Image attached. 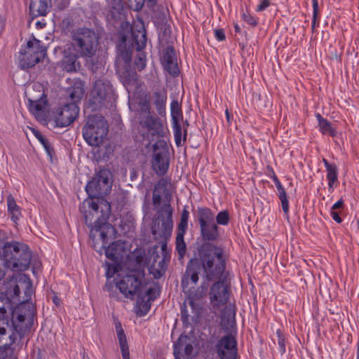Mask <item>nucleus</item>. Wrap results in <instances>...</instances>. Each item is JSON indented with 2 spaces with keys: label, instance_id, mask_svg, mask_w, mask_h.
<instances>
[{
  "label": "nucleus",
  "instance_id": "obj_5",
  "mask_svg": "<svg viewBox=\"0 0 359 359\" xmlns=\"http://www.w3.org/2000/svg\"><path fill=\"white\" fill-rule=\"evenodd\" d=\"M4 267L13 271H25L30 264L32 253L22 243L7 242L3 246Z\"/></svg>",
  "mask_w": 359,
  "mask_h": 359
},
{
  "label": "nucleus",
  "instance_id": "obj_64",
  "mask_svg": "<svg viewBox=\"0 0 359 359\" xmlns=\"http://www.w3.org/2000/svg\"><path fill=\"white\" fill-rule=\"evenodd\" d=\"M136 261H137V264L139 265V268H140V262L139 261V259H138V258H137V259H136Z\"/></svg>",
  "mask_w": 359,
  "mask_h": 359
},
{
  "label": "nucleus",
  "instance_id": "obj_43",
  "mask_svg": "<svg viewBox=\"0 0 359 359\" xmlns=\"http://www.w3.org/2000/svg\"><path fill=\"white\" fill-rule=\"evenodd\" d=\"M276 335L278 337V344L279 346V351L281 354H283L285 352V338L280 331V330H278L276 331Z\"/></svg>",
  "mask_w": 359,
  "mask_h": 359
},
{
  "label": "nucleus",
  "instance_id": "obj_23",
  "mask_svg": "<svg viewBox=\"0 0 359 359\" xmlns=\"http://www.w3.org/2000/svg\"><path fill=\"white\" fill-rule=\"evenodd\" d=\"M21 290L24 292L22 301H28L31 298L33 290L30 279L25 274L20 275L17 284L13 287L14 295L20 297Z\"/></svg>",
  "mask_w": 359,
  "mask_h": 359
},
{
  "label": "nucleus",
  "instance_id": "obj_57",
  "mask_svg": "<svg viewBox=\"0 0 359 359\" xmlns=\"http://www.w3.org/2000/svg\"><path fill=\"white\" fill-rule=\"evenodd\" d=\"M5 236H6L5 233L2 231H0V247L1 246V245L4 243Z\"/></svg>",
  "mask_w": 359,
  "mask_h": 359
},
{
  "label": "nucleus",
  "instance_id": "obj_6",
  "mask_svg": "<svg viewBox=\"0 0 359 359\" xmlns=\"http://www.w3.org/2000/svg\"><path fill=\"white\" fill-rule=\"evenodd\" d=\"M72 46L80 57H92L95 55L98 46L95 32L88 28H78L72 32Z\"/></svg>",
  "mask_w": 359,
  "mask_h": 359
},
{
  "label": "nucleus",
  "instance_id": "obj_49",
  "mask_svg": "<svg viewBox=\"0 0 359 359\" xmlns=\"http://www.w3.org/2000/svg\"><path fill=\"white\" fill-rule=\"evenodd\" d=\"M105 151L103 154V158H109L114 152V147L108 144L104 147Z\"/></svg>",
  "mask_w": 359,
  "mask_h": 359
},
{
  "label": "nucleus",
  "instance_id": "obj_47",
  "mask_svg": "<svg viewBox=\"0 0 359 359\" xmlns=\"http://www.w3.org/2000/svg\"><path fill=\"white\" fill-rule=\"evenodd\" d=\"M113 9L118 10L122 8V0H107Z\"/></svg>",
  "mask_w": 359,
  "mask_h": 359
},
{
  "label": "nucleus",
  "instance_id": "obj_18",
  "mask_svg": "<svg viewBox=\"0 0 359 359\" xmlns=\"http://www.w3.org/2000/svg\"><path fill=\"white\" fill-rule=\"evenodd\" d=\"M132 40L135 42L136 50L139 52L135 60V67L138 71H142L146 67V55L141 50L146 46L147 36L145 31H138L132 34Z\"/></svg>",
  "mask_w": 359,
  "mask_h": 359
},
{
  "label": "nucleus",
  "instance_id": "obj_30",
  "mask_svg": "<svg viewBox=\"0 0 359 359\" xmlns=\"http://www.w3.org/2000/svg\"><path fill=\"white\" fill-rule=\"evenodd\" d=\"M8 212L11 220L17 224L22 216L20 208L17 205L14 197L9 194L6 198Z\"/></svg>",
  "mask_w": 359,
  "mask_h": 359
},
{
  "label": "nucleus",
  "instance_id": "obj_1",
  "mask_svg": "<svg viewBox=\"0 0 359 359\" xmlns=\"http://www.w3.org/2000/svg\"><path fill=\"white\" fill-rule=\"evenodd\" d=\"M201 265L207 281L219 279L225 269L223 249L210 243H205L199 251V260L191 259L188 264L182 280V286L184 292L189 297L187 302L192 309H194V299L204 297L209 287L208 283L203 282L199 287H195L198 280Z\"/></svg>",
  "mask_w": 359,
  "mask_h": 359
},
{
  "label": "nucleus",
  "instance_id": "obj_11",
  "mask_svg": "<svg viewBox=\"0 0 359 359\" xmlns=\"http://www.w3.org/2000/svg\"><path fill=\"white\" fill-rule=\"evenodd\" d=\"M111 172L107 169H101L86 186V191L90 198H100L111 190Z\"/></svg>",
  "mask_w": 359,
  "mask_h": 359
},
{
  "label": "nucleus",
  "instance_id": "obj_37",
  "mask_svg": "<svg viewBox=\"0 0 359 359\" xmlns=\"http://www.w3.org/2000/svg\"><path fill=\"white\" fill-rule=\"evenodd\" d=\"M121 264H122V262H114V263H111V264L106 263L105 266H106V270H107V271H106L107 278H111L116 273H118L119 271V270H121L122 268Z\"/></svg>",
  "mask_w": 359,
  "mask_h": 359
},
{
  "label": "nucleus",
  "instance_id": "obj_29",
  "mask_svg": "<svg viewBox=\"0 0 359 359\" xmlns=\"http://www.w3.org/2000/svg\"><path fill=\"white\" fill-rule=\"evenodd\" d=\"M167 100V93L165 90L155 91L151 97V102L155 106L158 112H163L165 109Z\"/></svg>",
  "mask_w": 359,
  "mask_h": 359
},
{
  "label": "nucleus",
  "instance_id": "obj_59",
  "mask_svg": "<svg viewBox=\"0 0 359 359\" xmlns=\"http://www.w3.org/2000/svg\"><path fill=\"white\" fill-rule=\"evenodd\" d=\"M25 319V316L23 314H19L18 316V320L20 322H23Z\"/></svg>",
  "mask_w": 359,
  "mask_h": 359
},
{
  "label": "nucleus",
  "instance_id": "obj_53",
  "mask_svg": "<svg viewBox=\"0 0 359 359\" xmlns=\"http://www.w3.org/2000/svg\"><path fill=\"white\" fill-rule=\"evenodd\" d=\"M337 209V202L334 203L332 208H331V215L332 216V218L334 221L337 222V211L335 210Z\"/></svg>",
  "mask_w": 359,
  "mask_h": 359
},
{
  "label": "nucleus",
  "instance_id": "obj_20",
  "mask_svg": "<svg viewBox=\"0 0 359 359\" xmlns=\"http://www.w3.org/2000/svg\"><path fill=\"white\" fill-rule=\"evenodd\" d=\"M170 181L166 178H161L154 186L153 191V204L157 208L160 205L162 199L169 202L172 195L170 191Z\"/></svg>",
  "mask_w": 359,
  "mask_h": 359
},
{
  "label": "nucleus",
  "instance_id": "obj_61",
  "mask_svg": "<svg viewBox=\"0 0 359 359\" xmlns=\"http://www.w3.org/2000/svg\"><path fill=\"white\" fill-rule=\"evenodd\" d=\"M228 122H230L231 118H233V114H225Z\"/></svg>",
  "mask_w": 359,
  "mask_h": 359
},
{
  "label": "nucleus",
  "instance_id": "obj_14",
  "mask_svg": "<svg viewBox=\"0 0 359 359\" xmlns=\"http://www.w3.org/2000/svg\"><path fill=\"white\" fill-rule=\"evenodd\" d=\"M70 101H67L60 107V112H79L78 104L84 95V84L80 79H75L71 87L67 88Z\"/></svg>",
  "mask_w": 359,
  "mask_h": 359
},
{
  "label": "nucleus",
  "instance_id": "obj_10",
  "mask_svg": "<svg viewBox=\"0 0 359 359\" xmlns=\"http://www.w3.org/2000/svg\"><path fill=\"white\" fill-rule=\"evenodd\" d=\"M198 219L201 238L204 241H215L219 238V227L215 223V214L208 208H198Z\"/></svg>",
  "mask_w": 359,
  "mask_h": 359
},
{
  "label": "nucleus",
  "instance_id": "obj_63",
  "mask_svg": "<svg viewBox=\"0 0 359 359\" xmlns=\"http://www.w3.org/2000/svg\"><path fill=\"white\" fill-rule=\"evenodd\" d=\"M234 27L236 32H240V27H238V25H235Z\"/></svg>",
  "mask_w": 359,
  "mask_h": 359
},
{
  "label": "nucleus",
  "instance_id": "obj_25",
  "mask_svg": "<svg viewBox=\"0 0 359 359\" xmlns=\"http://www.w3.org/2000/svg\"><path fill=\"white\" fill-rule=\"evenodd\" d=\"M193 351L191 339L187 335L182 334L174 344L173 354L175 359H180L182 353L186 355H190Z\"/></svg>",
  "mask_w": 359,
  "mask_h": 359
},
{
  "label": "nucleus",
  "instance_id": "obj_19",
  "mask_svg": "<svg viewBox=\"0 0 359 359\" xmlns=\"http://www.w3.org/2000/svg\"><path fill=\"white\" fill-rule=\"evenodd\" d=\"M229 290L224 282L217 281L211 287L210 292V302L214 307L226 304L229 299Z\"/></svg>",
  "mask_w": 359,
  "mask_h": 359
},
{
  "label": "nucleus",
  "instance_id": "obj_32",
  "mask_svg": "<svg viewBox=\"0 0 359 359\" xmlns=\"http://www.w3.org/2000/svg\"><path fill=\"white\" fill-rule=\"evenodd\" d=\"M274 182H275V184L277 188V190L278 191V197L281 201L283 210L285 214H287L289 210V204H288V201L287 198L286 193H285V189L283 187L282 184H280V181L278 180V178L276 177H274Z\"/></svg>",
  "mask_w": 359,
  "mask_h": 359
},
{
  "label": "nucleus",
  "instance_id": "obj_3",
  "mask_svg": "<svg viewBox=\"0 0 359 359\" xmlns=\"http://www.w3.org/2000/svg\"><path fill=\"white\" fill-rule=\"evenodd\" d=\"M140 115H142L140 114ZM140 128L143 137L148 140V144L155 142L153 145L152 168L158 175H164L169 167L168 148L163 137L168 130L161 119L151 116L150 114L140 116Z\"/></svg>",
  "mask_w": 359,
  "mask_h": 359
},
{
  "label": "nucleus",
  "instance_id": "obj_8",
  "mask_svg": "<svg viewBox=\"0 0 359 359\" xmlns=\"http://www.w3.org/2000/svg\"><path fill=\"white\" fill-rule=\"evenodd\" d=\"M108 133V124L101 114H90L83 128V136L93 147H99Z\"/></svg>",
  "mask_w": 359,
  "mask_h": 359
},
{
  "label": "nucleus",
  "instance_id": "obj_12",
  "mask_svg": "<svg viewBox=\"0 0 359 359\" xmlns=\"http://www.w3.org/2000/svg\"><path fill=\"white\" fill-rule=\"evenodd\" d=\"M31 112H45L49 109V104L41 83H34L29 86L25 90Z\"/></svg>",
  "mask_w": 359,
  "mask_h": 359
},
{
  "label": "nucleus",
  "instance_id": "obj_36",
  "mask_svg": "<svg viewBox=\"0 0 359 359\" xmlns=\"http://www.w3.org/2000/svg\"><path fill=\"white\" fill-rule=\"evenodd\" d=\"M8 311H12L11 302L8 297L0 292V314L4 317Z\"/></svg>",
  "mask_w": 359,
  "mask_h": 359
},
{
  "label": "nucleus",
  "instance_id": "obj_22",
  "mask_svg": "<svg viewBox=\"0 0 359 359\" xmlns=\"http://www.w3.org/2000/svg\"><path fill=\"white\" fill-rule=\"evenodd\" d=\"M112 93V86L107 79L101 78L95 81L92 94L97 102H101L102 100L110 98Z\"/></svg>",
  "mask_w": 359,
  "mask_h": 359
},
{
  "label": "nucleus",
  "instance_id": "obj_51",
  "mask_svg": "<svg viewBox=\"0 0 359 359\" xmlns=\"http://www.w3.org/2000/svg\"><path fill=\"white\" fill-rule=\"evenodd\" d=\"M243 20L245 22H247L248 24H250L251 25H257L256 20H255L252 16L244 13L243 15Z\"/></svg>",
  "mask_w": 359,
  "mask_h": 359
},
{
  "label": "nucleus",
  "instance_id": "obj_17",
  "mask_svg": "<svg viewBox=\"0 0 359 359\" xmlns=\"http://www.w3.org/2000/svg\"><path fill=\"white\" fill-rule=\"evenodd\" d=\"M161 244V250L163 254L165 253L166 250V241H158ZM157 249V246L154 248V251ZM149 262L151 263L149 266V272L152 273L155 278H161L166 269L165 262V255L163 257H160L158 254H156L155 252H153L152 255L150 257Z\"/></svg>",
  "mask_w": 359,
  "mask_h": 359
},
{
  "label": "nucleus",
  "instance_id": "obj_38",
  "mask_svg": "<svg viewBox=\"0 0 359 359\" xmlns=\"http://www.w3.org/2000/svg\"><path fill=\"white\" fill-rule=\"evenodd\" d=\"M317 118L319 122L320 131L324 134L334 136V130L331 128L330 123L327 120L323 119L320 114H318Z\"/></svg>",
  "mask_w": 359,
  "mask_h": 359
},
{
  "label": "nucleus",
  "instance_id": "obj_40",
  "mask_svg": "<svg viewBox=\"0 0 359 359\" xmlns=\"http://www.w3.org/2000/svg\"><path fill=\"white\" fill-rule=\"evenodd\" d=\"M215 219L217 222V225H223L226 226L229 222V214L227 210H223L219 212L217 216H215Z\"/></svg>",
  "mask_w": 359,
  "mask_h": 359
},
{
  "label": "nucleus",
  "instance_id": "obj_16",
  "mask_svg": "<svg viewBox=\"0 0 359 359\" xmlns=\"http://www.w3.org/2000/svg\"><path fill=\"white\" fill-rule=\"evenodd\" d=\"M237 343L231 335L222 337L217 345V352L220 359H236Z\"/></svg>",
  "mask_w": 359,
  "mask_h": 359
},
{
  "label": "nucleus",
  "instance_id": "obj_15",
  "mask_svg": "<svg viewBox=\"0 0 359 359\" xmlns=\"http://www.w3.org/2000/svg\"><path fill=\"white\" fill-rule=\"evenodd\" d=\"M114 235V233L112 235L109 234L107 238L105 240L107 243H104V245H102L101 240L94 241L97 243L100 241L102 247L105 250V255L108 259L113 262H123L125 258H128L130 249L126 243L121 241L113 242L107 247L106 245L108 243L109 238Z\"/></svg>",
  "mask_w": 359,
  "mask_h": 359
},
{
  "label": "nucleus",
  "instance_id": "obj_7",
  "mask_svg": "<svg viewBox=\"0 0 359 359\" xmlns=\"http://www.w3.org/2000/svg\"><path fill=\"white\" fill-rule=\"evenodd\" d=\"M127 41V36L122 35L121 41L118 46L119 53L115 63L117 73L126 86L135 84L137 78L135 71L130 68L133 50L130 47L126 48Z\"/></svg>",
  "mask_w": 359,
  "mask_h": 359
},
{
  "label": "nucleus",
  "instance_id": "obj_39",
  "mask_svg": "<svg viewBox=\"0 0 359 359\" xmlns=\"http://www.w3.org/2000/svg\"><path fill=\"white\" fill-rule=\"evenodd\" d=\"M119 226L124 234L133 232L135 228L134 220L132 218H129L126 221L122 220Z\"/></svg>",
  "mask_w": 359,
  "mask_h": 359
},
{
  "label": "nucleus",
  "instance_id": "obj_60",
  "mask_svg": "<svg viewBox=\"0 0 359 359\" xmlns=\"http://www.w3.org/2000/svg\"><path fill=\"white\" fill-rule=\"evenodd\" d=\"M6 328L0 327V336H3V335L6 334Z\"/></svg>",
  "mask_w": 359,
  "mask_h": 359
},
{
  "label": "nucleus",
  "instance_id": "obj_26",
  "mask_svg": "<svg viewBox=\"0 0 359 359\" xmlns=\"http://www.w3.org/2000/svg\"><path fill=\"white\" fill-rule=\"evenodd\" d=\"M53 119L48 123L50 128H63L69 126L76 118L79 114H52Z\"/></svg>",
  "mask_w": 359,
  "mask_h": 359
},
{
  "label": "nucleus",
  "instance_id": "obj_4",
  "mask_svg": "<svg viewBox=\"0 0 359 359\" xmlns=\"http://www.w3.org/2000/svg\"><path fill=\"white\" fill-rule=\"evenodd\" d=\"M80 210L90 229V238L93 241L101 240L104 245L109 234L115 233L114 226L107 222L111 213L110 204L104 199L89 197L83 201Z\"/></svg>",
  "mask_w": 359,
  "mask_h": 359
},
{
  "label": "nucleus",
  "instance_id": "obj_31",
  "mask_svg": "<svg viewBox=\"0 0 359 359\" xmlns=\"http://www.w3.org/2000/svg\"><path fill=\"white\" fill-rule=\"evenodd\" d=\"M323 162L327 171V178L328 180V189L329 191L333 192L334 189V184L337 178L335 167L334 165L330 164L325 158H323Z\"/></svg>",
  "mask_w": 359,
  "mask_h": 359
},
{
  "label": "nucleus",
  "instance_id": "obj_41",
  "mask_svg": "<svg viewBox=\"0 0 359 359\" xmlns=\"http://www.w3.org/2000/svg\"><path fill=\"white\" fill-rule=\"evenodd\" d=\"M35 118L41 124L46 126L50 128V125L48 123L53 119L52 114H34Z\"/></svg>",
  "mask_w": 359,
  "mask_h": 359
},
{
  "label": "nucleus",
  "instance_id": "obj_54",
  "mask_svg": "<svg viewBox=\"0 0 359 359\" xmlns=\"http://www.w3.org/2000/svg\"><path fill=\"white\" fill-rule=\"evenodd\" d=\"M33 134L36 137V138L40 142V140H43L44 137L43 135L37 130L32 129Z\"/></svg>",
  "mask_w": 359,
  "mask_h": 359
},
{
  "label": "nucleus",
  "instance_id": "obj_55",
  "mask_svg": "<svg viewBox=\"0 0 359 359\" xmlns=\"http://www.w3.org/2000/svg\"><path fill=\"white\" fill-rule=\"evenodd\" d=\"M33 134L36 137V138L40 142V140H43L44 137L43 135L37 130L32 129Z\"/></svg>",
  "mask_w": 359,
  "mask_h": 359
},
{
  "label": "nucleus",
  "instance_id": "obj_52",
  "mask_svg": "<svg viewBox=\"0 0 359 359\" xmlns=\"http://www.w3.org/2000/svg\"><path fill=\"white\" fill-rule=\"evenodd\" d=\"M343 208V201L339 199L338 200V224H340L342 222V219L340 217L341 209Z\"/></svg>",
  "mask_w": 359,
  "mask_h": 359
},
{
  "label": "nucleus",
  "instance_id": "obj_27",
  "mask_svg": "<svg viewBox=\"0 0 359 359\" xmlns=\"http://www.w3.org/2000/svg\"><path fill=\"white\" fill-rule=\"evenodd\" d=\"M50 0H32L29 4V11L33 17L46 15L49 7Z\"/></svg>",
  "mask_w": 359,
  "mask_h": 359
},
{
  "label": "nucleus",
  "instance_id": "obj_35",
  "mask_svg": "<svg viewBox=\"0 0 359 359\" xmlns=\"http://www.w3.org/2000/svg\"><path fill=\"white\" fill-rule=\"evenodd\" d=\"M189 217V212L187 210H183L180 223L177 226L178 233H185L188 228V220Z\"/></svg>",
  "mask_w": 359,
  "mask_h": 359
},
{
  "label": "nucleus",
  "instance_id": "obj_21",
  "mask_svg": "<svg viewBox=\"0 0 359 359\" xmlns=\"http://www.w3.org/2000/svg\"><path fill=\"white\" fill-rule=\"evenodd\" d=\"M172 117L173 133L175 144L181 147L187 138V127L189 126L187 121H184L182 114H171Z\"/></svg>",
  "mask_w": 359,
  "mask_h": 359
},
{
  "label": "nucleus",
  "instance_id": "obj_42",
  "mask_svg": "<svg viewBox=\"0 0 359 359\" xmlns=\"http://www.w3.org/2000/svg\"><path fill=\"white\" fill-rule=\"evenodd\" d=\"M40 143L43 147L49 158L52 160L55 152L50 142L46 137H44L43 140H40Z\"/></svg>",
  "mask_w": 359,
  "mask_h": 359
},
{
  "label": "nucleus",
  "instance_id": "obj_34",
  "mask_svg": "<svg viewBox=\"0 0 359 359\" xmlns=\"http://www.w3.org/2000/svg\"><path fill=\"white\" fill-rule=\"evenodd\" d=\"M184 234L185 233H177L176 236V250L177 251L180 259L183 258L187 251V245L184 240Z\"/></svg>",
  "mask_w": 359,
  "mask_h": 359
},
{
  "label": "nucleus",
  "instance_id": "obj_24",
  "mask_svg": "<svg viewBox=\"0 0 359 359\" xmlns=\"http://www.w3.org/2000/svg\"><path fill=\"white\" fill-rule=\"evenodd\" d=\"M162 64L164 69L172 76H177L180 70L177 63L175 50L172 46H168L162 57Z\"/></svg>",
  "mask_w": 359,
  "mask_h": 359
},
{
  "label": "nucleus",
  "instance_id": "obj_50",
  "mask_svg": "<svg viewBox=\"0 0 359 359\" xmlns=\"http://www.w3.org/2000/svg\"><path fill=\"white\" fill-rule=\"evenodd\" d=\"M187 302L184 303V304L181 307V313H182V318L185 321L188 320L189 317V313L187 309Z\"/></svg>",
  "mask_w": 359,
  "mask_h": 359
},
{
  "label": "nucleus",
  "instance_id": "obj_58",
  "mask_svg": "<svg viewBox=\"0 0 359 359\" xmlns=\"http://www.w3.org/2000/svg\"><path fill=\"white\" fill-rule=\"evenodd\" d=\"M121 354H122L123 359H130L129 351H125V352H121Z\"/></svg>",
  "mask_w": 359,
  "mask_h": 359
},
{
  "label": "nucleus",
  "instance_id": "obj_56",
  "mask_svg": "<svg viewBox=\"0 0 359 359\" xmlns=\"http://www.w3.org/2000/svg\"><path fill=\"white\" fill-rule=\"evenodd\" d=\"M27 306L29 309V317L32 318L34 316V306L32 304L28 303Z\"/></svg>",
  "mask_w": 359,
  "mask_h": 359
},
{
  "label": "nucleus",
  "instance_id": "obj_62",
  "mask_svg": "<svg viewBox=\"0 0 359 359\" xmlns=\"http://www.w3.org/2000/svg\"><path fill=\"white\" fill-rule=\"evenodd\" d=\"M53 302L56 305H59V299L56 297H55L53 299Z\"/></svg>",
  "mask_w": 359,
  "mask_h": 359
},
{
  "label": "nucleus",
  "instance_id": "obj_48",
  "mask_svg": "<svg viewBox=\"0 0 359 359\" xmlns=\"http://www.w3.org/2000/svg\"><path fill=\"white\" fill-rule=\"evenodd\" d=\"M215 36L216 39L220 41H224L225 39L224 32L222 29H215L214 31Z\"/></svg>",
  "mask_w": 359,
  "mask_h": 359
},
{
  "label": "nucleus",
  "instance_id": "obj_46",
  "mask_svg": "<svg viewBox=\"0 0 359 359\" xmlns=\"http://www.w3.org/2000/svg\"><path fill=\"white\" fill-rule=\"evenodd\" d=\"M271 0H262L260 4L257 6V11H263L270 5Z\"/></svg>",
  "mask_w": 359,
  "mask_h": 359
},
{
  "label": "nucleus",
  "instance_id": "obj_28",
  "mask_svg": "<svg viewBox=\"0 0 359 359\" xmlns=\"http://www.w3.org/2000/svg\"><path fill=\"white\" fill-rule=\"evenodd\" d=\"M80 57L77 53H67L61 62L62 67L67 72H76L80 67V64L77 60Z\"/></svg>",
  "mask_w": 359,
  "mask_h": 359
},
{
  "label": "nucleus",
  "instance_id": "obj_9",
  "mask_svg": "<svg viewBox=\"0 0 359 359\" xmlns=\"http://www.w3.org/2000/svg\"><path fill=\"white\" fill-rule=\"evenodd\" d=\"M173 210L170 203H165L157 212L151 227L152 234L156 241H167L173 228Z\"/></svg>",
  "mask_w": 359,
  "mask_h": 359
},
{
  "label": "nucleus",
  "instance_id": "obj_44",
  "mask_svg": "<svg viewBox=\"0 0 359 359\" xmlns=\"http://www.w3.org/2000/svg\"><path fill=\"white\" fill-rule=\"evenodd\" d=\"M313 5V20H312V29H313L316 23L317 17L318 15V0H312Z\"/></svg>",
  "mask_w": 359,
  "mask_h": 359
},
{
  "label": "nucleus",
  "instance_id": "obj_13",
  "mask_svg": "<svg viewBox=\"0 0 359 359\" xmlns=\"http://www.w3.org/2000/svg\"><path fill=\"white\" fill-rule=\"evenodd\" d=\"M27 50L21 53L20 60L22 68H29L44 58L46 48L41 44V41L35 38L27 43Z\"/></svg>",
  "mask_w": 359,
  "mask_h": 359
},
{
  "label": "nucleus",
  "instance_id": "obj_45",
  "mask_svg": "<svg viewBox=\"0 0 359 359\" xmlns=\"http://www.w3.org/2000/svg\"><path fill=\"white\" fill-rule=\"evenodd\" d=\"M181 103L177 98H173L170 103V112H180Z\"/></svg>",
  "mask_w": 359,
  "mask_h": 359
},
{
  "label": "nucleus",
  "instance_id": "obj_2",
  "mask_svg": "<svg viewBox=\"0 0 359 359\" xmlns=\"http://www.w3.org/2000/svg\"><path fill=\"white\" fill-rule=\"evenodd\" d=\"M116 286L126 298L137 295V313L144 316L151 308V302L159 294V288L155 284L144 282V270L132 269L126 276L118 275Z\"/></svg>",
  "mask_w": 359,
  "mask_h": 359
},
{
  "label": "nucleus",
  "instance_id": "obj_33",
  "mask_svg": "<svg viewBox=\"0 0 359 359\" xmlns=\"http://www.w3.org/2000/svg\"><path fill=\"white\" fill-rule=\"evenodd\" d=\"M115 327H116V334H117V337L118 339L119 346L121 348V352H125V351H128L129 348H128V343H127L126 337V334L124 333V331L121 327L120 322H116L115 323Z\"/></svg>",
  "mask_w": 359,
  "mask_h": 359
}]
</instances>
